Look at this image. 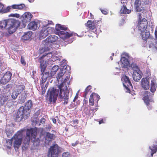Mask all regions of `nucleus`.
Masks as SVG:
<instances>
[{"label": "nucleus", "mask_w": 157, "mask_h": 157, "mask_svg": "<svg viewBox=\"0 0 157 157\" xmlns=\"http://www.w3.org/2000/svg\"><path fill=\"white\" fill-rule=\"evenodd\" d=\"M38 128L36 127L27 129L26 131V136L24 138L23 141V148L25 149L28 148L30 140L34 139L33 140V144L34 146H37L39 145L40 140L37 138L36 139Z\"/></svg>", "instance_id": "f257e3e1"}, {"label": "nucleus", "mask_w": 157, "mask_h": 157, "mask_svg": "<svg viewBox=\"0 0 157 157\" xmlns=\"http://www.w3.org/2000/svg\"><path fill=\"white\" fill-rule=\"evenodd\" d=\"M67 84L68 85L70 84L69 77L67 76L66 77L63 82L58 86L60 90L59 98L61 101H64L63 103L64 105L68 103L69 99V90H68Z\"/></svg>", "instance_id": "f03ea898"}, {"label": "nucleus", "mask_w": 157, "mask_h": 157, "mask_svg": "<svg viewBox=\"0 0 157 157\" xmlns=\"http://www.w3.org/2000/svg\"><path fill=\"white\" fill-rule=\"evenodd\" d=\"M156 88L157 84L156 82L154 81H151L150 90L152 93H151L149 91H145L144 94L143 99L146 105L149 110H151L152 109L150 103L154 102L152 97L154 94V93L156 91Z\"/></svg>", "instance_id": "7ed1b4c3"}, {"label": "nucleus", "mask_w": 157, "mask_h": 157, "mask_svg": "<svg viewBox=\"0 0 157 157\" xmlns=\"http://www.w3.org/2000/svg\"><path fill=\"white\" fill-rule=\"evenodd\" d=\"M56 30L59 31L58 32V34L59 37L63 40L67 39L72 36L75 37H76V36H79L77 33L73 32H68L66 31L68 30V28L64 25L57 24L56 26Z\"/></svg>", "instance_id": "20e7f679"}, {"label": "nucleus", "mask_w": 157, "mask_h": 157, "mask_svg": "<svg viewBox=\"0 0 157 157\" xmlns=\"http://www.w3.org/2000/svg\"><path fill=\"white\" fill-rule=\"evenodd\" d=\"M102 23L101 21L94 20L92 21L88 20L87 23L85 24V25L89 29L88 32L91 33L93 32V33L95 35L97 34L98 31H101L100 29L102 25Z\"/></svg>", "instance_id": "39448f33"}, {"label": "nucleus", "mask_w": 157, "mask_h": 157, "mask_svg": "<svg viewBox=\"0 0 157 157\" xmlns=\"http://www.w3.org/2000/svg\"><path fill=\"white\" fill-rule=\"evenodd\" d=\"M58 37L55 35H51L47 37L43 43V44L40 48L39 52L40 53H43L49 50L51 43L56 42L58 40Z\"/></svg>", "instance_id": "423d86ee"}, {"label": "nucleus", "mask_w": 157, "mask_h": 157, "mask_svg": "<svg viewBox=\"0 0 157 157\" xmlns=\"http://www.w3.org/2000/svg\"><path fill=\"white\" fill-rule=\"evenodd\" d=\"M29 111L26 109L24 106H21L19 108L17 112L15 114L14 117L16 122H19L23 119H27L29 116Z\"/></svg>", "instance_id": "0eeeda50"}, {"label": "nucleus", "mask_w": 157, "mask_h": 157, "mask_svg": "<svg viewBox=\"0 0 157 157\" xmlns=\"http://www.w3.org/2000/svg\"><path fill=\"white\" fill-rule=\"evenodd\" d=\"M20 23L13 19H8L7 26H8L7 31L10 34L15 32L20 25Z\"/></svg>", "instance_id": "6e6552de"}, {"label": "nucleus", "mask_w": 157, "mask_h": 157, "mask_svg": "<svg viewBox=\"0 0 157 157\" xmlns=\"http://www.w3.org/2000/svg\"><path fill=\"white\" fill-rule=\"evenodd\" d=\"M47 55H43L39 58L40 63V71L41 72V75H43L42 76L44 77L45 78H47L48 77L52 76H51L50 73H49L48 71L44 73L47 67L46 61L44 60V58Z\"/></svg>", "instance_id": "1a4fd4ad"}, {"label": "nucleus", "mask_w": 157, "mask_h": 157, "mask_svg": "<svg viewBox=\"0 0 157 157\" xmlns=\"http://www.w3.org/2000/svg\"><path fill=\"white\" fill-rule=\"evenodd\" d=\"M59 91L53 87H50L47 91V94L49 96V100L50 103L52 102L55 103L57 100Z\"/></svg>", "instance_id": "9d476101"}, {"label": "nucleus", "mask_w": 157, "mask_h": 157, "mask_svg": "<svg viewBox=\"0 0 157 157\" xmlns=\"http://www.w3.org/2000/svg\"><path fill=\"white\" fill-rule=\"evenodd\" d=\"M141 13H138V21L137 26L138 29L141 32H144L146 30L147 26V20L144 18L142 19Z\"/></svg>", "instance_id": "9b49d317"}, {"label": "nucleus", "mask_w": 157, "mask_h": 157, "mask_svg": "<svg viewBox=\"0 0 157 157\" xmlns=\"http://www.w3.org/2000/svg\"><path fill=\"white\" fill-rule=\"evenodd\" d=\"M23 130L18 131L13 137L14 140V147L18 148L21 145L22 140Z\"/></svg>", "instance_id": "f8f14e48"}, {"label": "nucleus", "mask_w": 157, "mask_h": 157, "mask_svg": "<svg viewBox=\"0 0 157 157\" xmlns=\"http://www.w3.org/2000/svg\"><path fill=\"white\" fill-rule=\"evenodd\" d=\"M60 150L59 147L57 144H55L50 147L48 154L51 157H58Z\"/></svg>", "instance_id": "ddd939ff"}, {"label": "nucleus", "mask_w": 157, "mask_h": 157, "mask_svg": "<svg viewBox=\"0 0 157 157\" xmlns=\"http://www.w3.org/2000/svg\"><path fill=\"white\" fill-rule=\"evenodd\" d=\"M123 80V85L126 90V92L130 93V89L132 88V86L129 78L126 75H124L122 78Z\"/></svg>", "instance_id": "4468645a"}, {"label": "nucleus", "mask_w": 157, "mask_h": 157, "mask_svg": "<svg viewBox=\"0 0 157 157\" xmlns=\"http://www.w3.org/2000/svg\"><path fill=\"white\" fill-rule=\"evenodd\" d=\"M12 74L9 71L6 72L0 80V84H5L11 79Z\"/></svg>", "instance_id": "2eb2a0df"}, {"label": "nucleus", "mask_w": 157, "mask_h": 157, "mask_svg": "<svg viewBox=\"0 0 157 157\" xmlns=\"http://www.w3.org/2000/svg\"><path fill=\"white\" fill-rule=\"evenodd\" d=\"M33 15L29 12H26L24 13L21 17L22 22L23 24L30 21Z\"/></svg>", "instance_id": "dca6fc26"}, {"label": "nucleus", "mask_w": 157, "mask_h": 157, "mask_svg": "<svg viewBox=\"0 0 157 157\" xmlns=\"http://www.w3.org/2000/svg\"><path fill=\"white\" fill-rule=\"evenodd\" d=\"M55 137V135L54 134H51L49 132H47L45 137V144H49L53 140H54Z\"/></svg>", "instance_id": "f3484780"}, {"label": "nucleus", "mask_w": 157, "mask_h": 157, "mask_svg": "<svg viewBox=\"0 0 157 157\" xmlns=\"http://www.w3.org/2000/svg\"><path fill=\"white\" fill-rule=\"evenodd\" d=\"M141 85L142 87L145 90L149 88V82L148 78H143L141 79Z\"/></svg>", "instance_id": "a211bd4d"}, {"label": "nucleus", "mask_w": 157, "mask_h": 157, "mask_svg": "<svg viewBox=\"0 0 157 157\" xmlns=\"http://www.w3.org/2000/svg\"><path fill=\"white\" fill-rule=\"evenodd\" d=\"M96 98L97 99V101L98 102L100 99V96L97 94L92 93L90 95L89 100V105L91 106H93L94 105V98Z\"/></svg>", "instance_id": "6ab92c4d"}, {"label": "nucleus", "mask_w": 157, "mask_h": 157, "mask_svg": "<svg viewBox=\"0 0 157 157\" xmlns=\"http://www.w3.org/2000/svg\"><path fill=\"white\" fill-rule=\"evenodd\" d=\"M141 0H136L134 3V6L137 12H140L141 11H145L141 6Z\"/></svg>", "instance_id": "aec40b11"}, {"label": "nucleus", "mask_w": 157, "mask_h": 157, "mask_svg": "<svg viewBox=\"0 0 157 157\" xmlns=\"http://www.w3.org/2000/svg\"><path fill=\"white\" fill-rule=\"evenodd\" d=\"M49 31L48 28H43L40 34V38L43 39L48 36L49 34Z\"/></svg>", "instance_id": "412c9836"}, {"label": "nucleus", "mask_w": 157, "mask_h": 157, "mask_svg": "<svg viewBox=\"0 0 157 157\" xmlns=\"http://www.w3.org/2000/svg\"><path fill=\"white\" fill-rule=\"evenodd\" d=\"M132 77L133 78L135 81H139L142 77L140 74V71L133 72Z\"/></svg>", "instance_id": "4be33fe9"}, {"label": "nucleus", "mask_w": 157, "mask_h": 157, "mask_svg": "<svg viewBox=\"0 0 157 157\" xmlns=\"http://www.w3.org/2000/svg\"><path fill=\"white\" fill-rule=\"evenodd\" d=\"M9 98V95L5 94H3L0 97V103L1 105H4Z\"/></svg>", "instance_id": "5701e85b"}, {"label": "nucleus", "mask_w": 157, "mask_h": 157, "mask_svg": "<svg viewBox=\"0 0 157 157\" xmlns=\"http://www.w3.org/2000/svg\"><path fill=\"white\" fill-rule=\"evenodd\" d=\"M28 27L29 29L35 30L38 27V24L35 21L31 22L28 25Z\"/></svg>", "instance_id": "b1692460"}, {"label": "nucleus", "mask_w": 157, "mask_h": 157, "mask_svg": "<svg viewBox=\"0 0 157 157\" xmlns=\"http://www.w3.org/2000/svg\"><path fill=\"white\" fill-rule=\"evenodd\" d=\"M149 148L151 150V156H153V154L157 151V145L153 144L152 145L150 146Z\"/></svg>", "instance_id": "393cba45"}, {"label": "nucleus", "mask_w": 157, "mask_h": 157, "mask_svg": "<svg viewBox=\"0 0 157 157\" xmlns=\"http://www.w3.org/2000/svg\"><path fill=\"white\" fill-rule=\"evenodd\" d=\"M13 9H18L21 10L23 9H25V5L23 4H21L19 5L14 4L11 6Z\"/></svg>", "instance_id": "a878e982"}, {"label": "nucleus", "mask_w": 157, "mask_h": 157, "mask_svg": "<svg viewBox=\"0 0 157 157\" xmlns=\"http://www.w3.org/2000/svg\"><path fill=\"white\" fill-rule=\"evenodd\" d=\"M25 86L23 84L17 85L16 87V91L19 94L25 89Z\"/></svg>", "instance_id": "bb28decb"}, {"label": "nucleus", "mask_w": 157, "mask_h": 157, "mask_svg": "<svg viewBox=\"0 0 157 157\" xmlns=\"http://www.w3.org/2000/svg\"><path fill=\"white\" fill-rule=\"evenodd\" d=\"M32 35V32L30 31L26 33L21 37V39L24 40H29Z\"/></svg>", "instance_id": "cd10ccee"}, {"label": "nucleus", "mask_w": 157, "mask_h": 157, "mask_svg": "<svg viewBox=\"0 0 157 157\" xmlns=\"http://www.w3.org/2000/svg\"><path fill=\"white\" fill-rule=\"evenodd\" d=\"M8 19L0 21V29H3L7 26Z\"/></svg>", "instance_id": "c85d7f7f"}, {"label": "nucleus", "mask_w": 157, "mask_h": 157, "mask_svg": "<svg viewBox=\"0 0 157 157\" xmlns=\"http://www.w3.org/2000/svg\"><path fill=\"white\" fill-rule=\"evenodd\" d=\"M121 14H129L131 12V10L127 9L126 6H123L120 11Z\"/></svg>", "instance_id": "c756f323"}, {"label": "nucleus", "mask_w": 157, "mask_h": 157, "mask_svg": "<svg viewBox=\"0 0 157 157\" xmlns=\"http://www.w3.org/2000/svg\"><path fill=\"white\" fill-rule=\"evenodd\" d=\"M33 106L32 101L31 100H28L25 103V106L24 107L26 109L29 111V110L32 108Z\"/></svg>", "instance_id": "7c9ffc66"}, {"label": "nucleus", "mask_w": 157, "mask_h": 157, "mask_svg": "<svg viewBox=\"0 0 157 157\" xmlns=\"http://www.w3.org/2000/svg\"><path fill=\"white\" fill-rule=\"evenodd\" d=\"M121 62L124 66H127L129 64L128 60L124 57H122L121 59Z\"/></svg>", "instance_id": "2f4dec72"}, {"label": "nucleus", "mask_w": 157, "mask_h": 157, "mask_svg": "<svg viewBox=\"0 0 157 157\" xmlns=\"http://www.w3.org/2000/svg\"><path fill=\"white\" fill-rule=\"evenodd\" d=\"M131 66L133 71V72L140 71V69L136 64L133 63H131Z\"/></svg>", "instance_id": "473e14b6"}, {"label": "nucleus", "mask_w": 157, "mask_h": 157, "mask_svg": "<svg viewBox=\"0 0 157 157\" xmlns=\"http://www.w3.org/2000/svg\"><path fill=\"white\" fill-rule=\"evenodd\" d=\"M59 68L57 65H55L53 67L50 72L51 76H53L56 73Z\"/></svg>", "instance_id": "72a5a7b5"}, {"label": "nucleus", "mask_w": 157, "mask_h": 157, "mask_svg": "<svg viewBox=\"0 0 157 157\" xmlns=\"http://www.w3.org/2000/svg\"><path fill=\"white\" fill-rule=\"evenodd\" d=\"M148 47L149 48L157 50V42H156L154 43L152 41H150L149 43Z\"/></svg>", "instance_id": "f704fd0d"}, {"label": "nucleus", "mask_w": 157, "mask_h": 157, "mask_svg": "<svg viewBox=\"0 0 157 157\" xmlns=\"http://www.w3.org/2000/svg\"><path fill=\"white\" fill-rule=\"evenodd\" d=\"M92 86L90 85H89L87 87L84 92L83 97L85 98H86V96L88 93L90 92V90L92 88Z\"/></svg>", "instance_id": "c9c22d12"}, {"label": "nucleus", "mask_w": 157, "mask_h": 157, "mask_svg": "<svg viewBox=\"0 0 157 157\" xmlns=\"http://www.w3.org/2000/svg\"><path fill=\"white\" fill-rule=\"evenodd\" d=\"M150 35V33L149 32H146L142 34V37L143 40L145 41H146L148 38L149 37Z\"/></svg>", "instance_id": "e433bc0d"}, {"label": "nucleus", "mask_w": 157, "mask_h": 157, "mask_svg": "<svg viewBox=\"0 0 157 157\" xmlns=\"http://www.w3.org/2000/svg\"><path fill=\"white\" fill-rule=\"evenodd\" d=\"M19 94L18 93L16 90H14L12 93L11 97L13 99L15 100Z\"/></svg>", "instance_id": "4c0bfd02"}, {"label": "nucleus", "mask_w": 157, "mask_h": 157, "mask_svg": "<svg viewBox=\"0 0 157 157\" xmlns=\"http://www.w3.org/2000/svg\"><path fill=\"white\" fill-rule=\"evenodd\" d=\"M65 72L62 70H60V71L58 74L57 76L56 77L57 80H59V79L61 78L64 75Z\"/></svg>", "instance_id": "58836bf2"}, {"label": "nucleus", "mask_w": 157, "mask_h": 157, "mask_svg": "<svg viewBox=\"0 0 157 157\" xmlns=\"http://www.w3.org/2000/svg\"><path fill=\"white\" fill-rule=\"evenodd\" d=\"M13 139V138L12 137L10 139H8L6 141V142L7 143V147L8 148H10L11 147L12 145V140Z\"/></svg>", "instance_id": "ea45409f"}, {"label": "nucleus", "mask_w": 157, "mask_h": 157, "mask_svg": "<svg viewBox=\"0 0 157 157\" xmlns=\"http://www.w3.org/2000/svg\"><path fill=\"white\" fill-rule=\"evenodd\" d=\"M41 94L42 95H44L45 93L46 90V89H45V88L44 87V85H41Z\"/></svg>", "instance_id": "a19ab883"}, {"label": "nucleus", "mask_w": 157, "mask_h": 157, "mask_svg": "<svg viewBox=\"0 0 157 157\" xmlns=\"http://www.w3.org/2000/svg\"><path fill=\"white\" fill-rule=\"evenodd\" d=\"M41 80L40 82V85L41 86V85H44V84L46 82L47 78H45L43 76H42L41 77Z\"/></svg>", "instance_id": "79ce46f5"}, {"label": "nucleus", "mask_w": 157, "mask_h": 157, "mask_svg": "<svg viewBox=\"0 0 157 157\" xmlns=\"http://www.w3.org/2000/svg\"><path fill=\"white\" fill-rule=\"evenodd\" d=\"M25 99L26 97L25 96H21V98H19V101L20 103H22L25 102Z\"/></svg>", "instance_id": "37998d69"}, {"label": "nucleus", "mask_w": 157, "mask_h": 157, "mask_svg": "<svg viewBox=\"0 0 157 157\" xmlns=\"http://www.w3.org/2000/svg\"><path fill=\"white\" fill-rule=\"evenodd\" d=\"M70 154L69 152H66L63 153L62 157H70Z\"/></svg>", "instance_id": "c03bdc74"}, {"label": "nucleus", "mask_w": 157, "mask_h": 157, "mask_svg": "<svg viewBox=\"0 0 157 157\" xmlns=\"http://www.w3.org/2000/svg\"><path fill=\"white\" fill-rule=\"evenodd\" d=\"M21 63L23 65L25 66L26 65V62L25 59L23 56H21Z\"/></svg>", "instance_id": "a18cd8bd"}, {"label": "nucleus", "mask_w": 157, "mask_h": 157, "mask_svg": "<svg viewBox=\"0 0 157 157\" xmlns=\"http://www.w3.org/2000/svg\"><path fill=\"white\" fill-rule=\"evenodd\" d=\"M10 16L12 17H15L18 18L20 17V16L19 14L18 13H12L10 14Z\"/></svg>", "instance_id": "49530a36"}, {"label": "nucleus", "mask_w": 157, "mask_h": 157, "mask_svg": "<svg viewBox=\"0 0 157 157\" xmlns=\"http://www.w3.org/2000/svg\"><path fill=\"white\" fill-rule=\"evenodd\" d=\"M72 124H77L78 123V121L77 119L74 120L72 121Z\"/></svg>", "instance_id": "de8ad7c7"}, {"label": "nucleus", "mask_w": 157, "mask_h": 157, "mask_svg": "<svg viewBox=\"0 0 157 157\" xmlns=\"http://www.w3.org/2000/svg\"><path fill=\"white\" fill-rule=\"evenodd\" d=\"M100 10L101 12L104 14H107V11L106 10L102 9H101Z\"/></svg>", "instance_id": "09e8293b"}, {"label": "nucleus", "mask_w": 157, "mask_h": 157, "mask_svg": "<svg viewBox=\"0 0 157 157\" xmlns=\"http://www.w3.org/2000/svg\"><path fill=\"white\" fill-rule=\"evenodd\" d=\"M85 113L86 114H89L90 112V110L88 108H85Z\"/></svg>", "instance_id": "8fccbe9b"}, {"label": "nucleus", "mask_w": 157, "mask_h": 157, "mask_svg": "<svg viewBox=\"0 0 157 157\" xmlns=\"http://www.w3.org/2000/svg\"><path fill=\"white\" fill-rule=\"evenodd\" d=\"M78 94L77 93L75 96V97L74 98V99H73V101L74 102H75L76 101V100L78 98Z\"/></svg>", "instance_id": "3c124183"}, {"label": "nucleus", "mask_w": 157, "mask_h": 157, "mask_svg": "<svg viewBox=\"0 0 157 157\" xmlns=\"http://www.w3.org/2000/svg\"><path fill=\"white\" fill-rule=\"evenodd\" d=\"M155 40H156L157 42V30H155Z\"/></svg>", "instance_id": "603ef678"}, {"label": "nucleus", "mask_w": 157, "mask_h": 157, "mask_svg": "<svg viewBox=\"0 0 157 157\" xmlns=\"http://www.w3.org/2000/svg\"><path fill=\"white\" fill-rule=\"evenodd\" d=\"M45 121V119L44 118H42L40 120V123L42 124H43L44 123Z\"/></svg>", "instance_id": "864d4df0"}, {"label": "nucleus", "mask_w": 157, "mask_h": 157, "mask_svg": "<svg viewBox=\"0 0 157 157\" xmlns=\"http://www.w3.org/2000/svg\"><path fill=\"white\" fill-rule=\"evenodd\" d=\"M48 82H47V83H46V84H45V85L44 86V88H45V89H47V87H48Z\"/></svg>", "instance_id": "5fc2aeb1"}, {"label": "nucleus", "mask_w": 157, "mask_h": 157, "mask_svg": "<svg viewBox=\"0 0 157 157\" xmlns=\"http://www.w3.org/2000/svg\"><path fill=\"white\" fill-rule=\"evenodd\" d=\"M52 121L54 123H56V119L53 118L52 119Z\"/></svg>", "instance_id": "6e6d98bb"}, {"label": "nucleus", "mask_w": 157, "mask_h": 157, "mask_svg": "<svg viewBox=\"0 0 157 157\" xmlns=\"http://www.w3.org/2000/svg\"><path fill=\"white\" fill-rule=\"evenodd\" d=\"M103 123V120H101L99 121V124H101L102 123Z\"/></svg>", "instance_id": "4d7b16f0"}, {"label": "nucleus", "mask_w": 157, "mask_h": 157, "mask_svg": "<svg viewBox=\"0 0 157 157\" xmlns=\"http://www.w3.org/2000/svg\"><path fill=\"white\" fill-rule=\"evenodd\" d=\"M3 6L1 3H0V10H2V9L3 8Z\"/></svg>", "instance_id": "13d9d810"}, {"label": "nucleus", "mask_w": 157, "mask_h": 157, "mask_svg": "<svg viewBox=\"0 0 157 157\" xmlns=\"http://www.w3.org/2000/svg\"><path fill=\"white\" fill-rule=\"evenodd\" d=\"M77 144L76 143H73L71 144V145L75 147L76 145Z\"/></svg>", "instance_id": "bf43d9fd"}, {"label": "nucleus", "mask_w": 157, "mask_h": 157, "mask_svg": "<svg viewBox=\"0 0 157 157\" xmlns=\"http://www.w3.org/2000/svg\"><path fill=\"white\" fill-rule=\"evenodd\" d=\"M90 18H94V15H93L91 13H90Z\"/></svg>", "instance_id": "052dcab7"}, {"label": "nucleus", "mask_w": 157, "mask_h": 157, "mask_svg": "<svg viewBox=\"0 0 157 157\" xmlns=\"http://www.w3.org/2000/svg\"><path fill=\"white\" fill-rule=\"evenodd\" d=\"M154 144L157 145V140H154L153 142Z\"/></svg>", "instance_id": "680f3d73"}, {"label": "nucleus", "mask_w": 157, "mask_h": 157, "mask_svg": "<svg viewBox=\"0 0 157 157\" xmlns=\"http://www.w3.org/2000/svg\"><path fill=\"white\" fill-rule=\"evenodd\" d=\"M10 9V7L8 6L6 8V10L8 11V12H9Z\"/></svg>", "instance_id": "e2e57ef3"}, {"label": "nucleus", "mask_w": 157, "mask_h": 157, "mask_svg": "<svg viewBox=\"0 0 157 157\" xmlns=\"http://www.w3.org/2000/svg\"><path fill=\"white\" fill-rule=\"evenodd\" d=\"M30 2H33L34 1V0H28Z\"/></svg>", "instance_id": "0e129e2a"}, {"label": "nucleus", "mask_w": 157, "mask_h": 157, "mask_svg": "<svg viewBox=\"0 0 157 157\" xmlns=\"http://www.w3.org/2000/svg\"><path fill=\"white\" fill-rule=\"evenodd\" d=\"M110 58L111 60H112L113 59V58L112 57V56H110Z\"/></svg>", "instance_id": "69168bd1"}, {"label": "nucleus", "mask_w": 157, "mask_h": 157, "mask_svg": "<svg viewBox=\"0 0 157 157\" xmlns=\"http://www.w3.org/2000/svg\"><path fill=\"white\" fill-rule=\"evenodd\" d=\"M114 53H113L112 54V56H114Z\"/></svg>", "instance_id": "338daca9"}, {"label": "nucleus", "mask_w": 157, "mask_h": 157, "mask_svg": "<svg viewBox=\"0 0 157 157\" xmlns=\"http://www.w3.org/2000/svg\"><path fill=\"white\" fill-rule=\"evenodd\" d=\"M43 131V130L42 129L41 130V132H42Z\"/></svg>", "instance_id": "774afa93"}]
</instances>
